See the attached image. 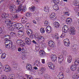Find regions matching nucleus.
Masks as SVG:
<instances>
[{"label":"nucleus","instance_id":"obj_1","mask_svg":"<svg viewBox=\"0 0 79 79\" xmlns=\"http://www.w3.org/2000/svg\"><path fill=\"white\" fill-rule=\"evenodd\" d=\"M6 23L7 24V28L9 29L11 31H13L16 28V24L15 25L13 24V23L9 19H6L5 21Z\"/></svg>","mask_w":79,"mask_h":79},{"label":"nucleus","instance_id":"obj_2","mask_svg":"<svg viewBox=\"0 0 79 79\" xmlns=\"http://www.w3.org/2000/svg\"><path fill=\"white\" fill-rule=\"evenodd\" d=\"M47 64L50 69H52V70H54L55 69V65H54L53 64L52 62H49Z\"/></svg>","mask_w":79,"mask_h":79},{"label":"nucleus","instance_id":"obj_3","mask_svg":"<svg viewBox=\"0 0 79 79\" xmlns=\"http://www.w3.org/2000/svg\"><path fill=\"white\" fill-rule=\"evenodd\" d=\"M16 42L17 44H18L19 45H21L22 47H23L25 45V43H24L21 40H18L16 41Z\"/></svg>","mask_w":79,"mask_h":79},{"label":"nucleus","instance_id":"obj_4","mask_svg":"<svg viewBox=\"0 0 79 79\" xmlns=\"http://www.w3.org/2000/svg\"><path fill=\"white\" fill-rule=\"evenodd\" d=\"M27 9L26 8H24L23 9H21L20 8H18L16 10V12L19 13V12H21V13H24L26 11Z\"/></svg>","mask_w":79,"mask_h":79},{"label":"nucleus","instance_id":"obj_5","mask_svg":"<svg viewBox=\"0 0 79 79\" xmlns=\"http://www.w3.org/2000/svg\"><path fill=\"white\" fill-rule=\"evenodd\" d=\"M38 42H39L40 43H42L43 41L44 40V38L42 36H39L38 38Z\"/></svg>","mask_w":79,"mask_h":79},{"label":"nucleus","instance_id":"obj_6","mask_svg":"<svg viewBox=\"0 0 79 79\" xmlns=\"http://www.w3.org/2000/svg\"><path fill=\"white\" fill-rule=\"evenodd\" d=\"M3 69L5 72H8L10 71V67L8 65H5V67L3 68Z\"/></svg>","mask_w":79,"mask_h":79},{"label":"nucleus","instance_id":"obj_7","mask_svg":"<svg viewBox=\"0 0 79 79\" xmlns=\"http://www.w3.org/2000/svg\"><path fill=\"white\" fill-rule=\"evenodd\" d=\"M69 31L72 35L76 34V29L74 27L71 28Z\"/></svg>","mask_w":79,"mask_h":79},{"label":"nucleus","instance_id":"obj_8","mask_svg":"<svg viewBox=\"0 0 79 79\" xmlns=\"http://www.w3.org/2000/svg\"><path fill=\"white\" fill-rule=\"evenodd\" d=\"M25 42L27 45H30L31 44V40L28 38H25Z\"/></svg>","mask_w":79,"mask_h":79},{"label":"nucleus","instance_id":"obj_9","mask_svg":"<svg viewBox=\"0 0 79 79\" xmlns=\"http://www.w3.org/2000/svg\"><path fill=\"white\" fill-rule=\"evenodd\" d=\"M16 28L17 29H18V30H20V29H22L23 28L22 27H21V26H22V24H21V23H17L16 24Z\"/></svg>","mask_w":79,"mask_h":79},{"label":"nucleus","instance_id":"obj_10","mask_svg":"<svg viewBox=\"0 0 79 79\" xmlns=\"http://www.w3.org/2000/svg\"><path fill=\"white\" fill-rule=\"evenodd\" d=\"M50 18L52 20H55V19L56 18V16L55 13H52L50 14Z\"/></svg>","mask_w":79,"mask_h":79},{"label":"nucleus","instance_id":"obj_11","mask_svg":"<svg viewBox=\"0 0 79 79\" xmlns=\"http://www.w3.org/2000/svg\"><path fill=\"white\" fill-rule=\"evenodd\" d=\"M51 27L50 26H47L46 28V31L48 33H50L52 32V29Z\"/></svg>","mask_w":79,"mask_h":79},{"label":"nucleus","instance_id":"obj_12","mask_svg":"<svg viewBox=\"0 0 79 79\" xmlns=\"http://www.w3.org/2000/svg\"><path fill=\"white\" fill-rule=\"evenodd\" d=\"M5 46L6 48L8 49H10V48H11V49H12V50L14 49L13 48V44L6 45Z\"/></svg>","mask_w":79,"mask_h":79},{"label":"nucleus","instance_id":"obj_13","mask_svg":"<svg viewBox=\"0 0 79 79\" xmlns=\"http://www.w3.org/2000/svg\"><path fill=\"white\" fill-rule=\"evenodd\" d=\"M78 68L77 66H75V65L72 64L71 65L70 69L72 71H75V70H76V69H77Z\"/></svg>","mask_w":79,"mask_h":79},{"label":"nucleus","instance_id":"obj_14","mask_svg":"<svg viewBox=\"0 0 79 79\" xmlns=\"http://www.w3.org/2000/svg\"><path fill=\"white\" fill-rule=\"evenodd\" d=\"M58 76L59 78L60 79H62L64 78V75L63 74V73L61 72L59 73Z\"/></svg>","mask_w":79,"mask_h":79},{"label":"nucleus","instance_id":"obj_15","mask_svg":"<svg viewBox=\"0 0 79 79\" xmlns=\"http://www.w3.org/2000/svg\"><path fill=\"white\" fill-rule=\"evenodd\" d=\"M48 45L49 46V47H53L54 44H53V42L52 40H49L48 42Z\"/></svg>","mask_w":79,"mask_h":79},{"label":"nucleus","instance_id":"obj_16","mask_svg":"<svg viewBox=\"0 0 79 79\" xmlns=\"http://www.w3.org/2000/svg\"><path fill=\"white\" fill-rule=\"evenodd\" d=\"M27 69L29 70H32V66L29 64H27Z\"/></svg>","mask_w":79,"mask_h":79},{"label":"nucleus","instance_id":"obj_17","mask_svg":"<svg viewBox=\"0 0 79 79\" xmlns=\"http://www.w3.org/2000/svg\"><path fill=\"white\" fill-rule=\"evenodd\" d=\"M54 27L56 28H59L60 26V24H59V23L57 22H54Z\"/></svg>","mask_w":79,"mask_h":79},{"label":"nucleus","instance_id":"obj_18","mask_svg":"<svg viewBox=\"0 0 79 79\" xmlns=\"http://www.w3.org/2000/svg\"><path fill=\"white\" fill-rule=\"evenodd\" d=\"M12 44L11 41L10 40H6L5 42V45H9V44Z\"/></svg>","mask_w":79,"mask_h":79},{"label":"nucleus","instance_id":"obj_19","mask_svg":"<svg viewBox=\"0 0 79 79\" xmlns=\"http://www.w3.org/2000/svg\"><path fill=\"white\" fill-rule=\"evenodd\" d=\"M51 59L53 61H55L56 60V56L55 55L52 56L51 57Z\"/></svg>","mask_w":79,"mask_h":79},{"label":"nucleus","instance_id":"obj_20","mask_svg":"<svg viewBox=\"0 0 79 79\" xmlns=\"http://www.w3.org/2000/svg\"><path fill=\"white\" fill-rule=\"evenodd\" d=\"M67 61L69 63H70L72 61V56H69L67 58Z\"/></svg>","mask_w":79,"mask_h":79},{"label":"nucleus","instance_id":"obj_21","mask_svg":"<svg viewBox=\"0 0 79 79\" xmlns=\"http://www.w3.org/2000/svg\"><path fill=\"white\" fill-rule=\"evenodd\" d=\"M1 16L3 18H7L8 16V14L4 13L1 15Z\"/></svg>","mask_w":79,"mask_h":79},{"label":"nucleus","instance_id":"obj_22","mask_svg":"<svg viewBox=\"0 0 79 79\" xmlns=\"http://www.w3.org/2000/svg\"><path fill=\"white\" fill-rule=\"evenodd\" d=\"M26 21H27V19H26V18H24L23 17L22 18L21 21L22 23H23V24H24V23H26Z\"/></svg>","mask_w":79,"mask_h":79},{"label":"nucleus","instance_id":"obj_23","mask_svg":"<svg viewBox=\"0 0 79 79\" xmlns=\"http://www.w3.org/2000/svg\"><path fill=\"white\" fill-rule=\"evenodd\" d=\"M53 8L55 10H58V6L56 4H55L53 6Z\"/></svg>","mask_w":79,"mask_h":79},{"label":"nucleus","instance_id":"obj_24","mask_svg":"<svg viewBox=\"0 0 79 79\" xmlns=\"http://www.w3.org/2000/svg\"><path fill=\"white\" fill-rule=\"evenodd\" d=\"M40 55L41 56H43L44 55V54L45 53V52L44 50H41L40 52Z\"/></svg>","mask_w":79,"mask_h":79},{"label":"nucleus","instance_id":"obj_25","mask_svg":"<svg viewBox=\"0 0 79 79\" xmlns=\"http://www.w3.org/2000/svg\"><path fill=\"white\" fill-rule=\"evenodd\" d=\"M72 22L73 20L71 18H69L66 20L67 23H72Z\"/></svg>","mask_w":79,"mask_h":79},{"label":"nucleus","instance_id":"obj_26","mask_svg":"<svg viewBox=\"0 0 79 79\" xmlns=\"http://www.w3.org/2000/svg\"><path fill=\"white\" fill-rule=\"evenodd\" d=\"M34 64H36L37 66H40L41 65V64L40 63V61L38 60H36L34 62Z\"/></svg>","mask_w":79,"mask_h":79},{"label":"nucleus","instance_id":"obj_27","mask_svg":"<svg viewBox=\"0 0 79 79\" xmlns=\"http://www.w3.org/2000/svg\"><path fill=\"white\" fill-rule=\"evenodd\" d=\"M59 61H63V55H61L60 57H58Z\"/></svg>","mask_w":79,"mask_h":79},{"label":"nucleus","instance_id":"obj_28","mask_svg":"<svg viewBox=\"0 0 79 79\" xmlns=\"http://www.w3.org/2000/svg\"><path fill=\"white\" fill-rule=\"evenodd\" d=\"M44 10L46 12H48V10H49V9L48 6H46L44 7Z\"/></svg>","mask_w":79,"mask_h":79},{"label":"nucleus","instance_id":"obj_29","mask_svg":"<svg viewBox=\"0 0 79 79\" xmlns=\"http://www.w3.org/2000/svg\"><path fill=\"white\" fill-rule=\"evenodd\" d=\"M63 31H68V27L66 26H64V27L62 28Z\"/></svg>","mask_w":79,"mask_h":79},{"label":"nucleus","instance_id":"obj_30","mask_svg":"<svg viewBox=\"0 0 79 79\" xmlns=\"http://www.w3.org/2000/svg\"><path fill=\"white\" fill-rule=\"evenodd\" d=\"M31 15L32 14H31V13H29L27 12L26 14L25 15L26 17H27V18H29L31 16Z\"/></svg>","mask_w":79,"mask_h":79},{"label":"nucleus","instance_id":"obj_31","mask_svg":"<svg viewBox=\"0 0 79 79\" xmlns=\"http://www.w3.org/2000/svg\"><path fill=\"white\" fill-rule=\"evenodd\" d=\"M6 54L4 53H2L1 55V57L2 59H4L6 57Z\"/></svg>","mask_w":79,"mask_h":79},{"label":"nucleus","instance_id":"obj_32","mask_svg":"<svg viewBox=\"0 0 79 79\" xmlns=\"http://www.w3.org/2000/svg\"><path fill=\"white\" fill-rule=\"evenodd\" d=\"M5 37H6V40H9L10 39V38H11L10 36L8 35H5Z\"/></svg>","mask_w":79,"mask_h":79},{"label":"nucleus","instance_id":"obj_33","mask_svg":"<svg viewBox=\"0 0 79 79\" xmlns=\"http://www.w3.org/2000/svg\"><path fill=\"white\" fill-rule=\"evenodd\" d=\"M75 64H74L75 66H77L79 64V60H76L74 62Z\"/></svg>","mask_w":79,"mask_h":79},{"label":"nucleus","instance_id":"obj_34","mask_svg":"<svg viewBox=\"0 0 79 79\" xmlns=\"http://www.w3.org/2000/svg\"><path fill=\"white\" fill-rule=\"evenodd\" d=\"M64 45H65L66 47H69V45H70V43L69 42L64 43Z\"/></svg>","mask_w":79,"mask_h":79},{"label":"nucleus","instance_id":"obj_35","mask_svg":"<svg viewBox=\"0 0 79 79\" xmlns=\"http://www.w3.org/2000/svg\"><path fill=\"white\" fill-rule=\"evenodd\" d=\"M41 70L43 72H45L46 71V69L45 67H42L41 69Z\"/></svg>","mask_w":79,"mask_h":79},{"label":"nucleus","instance_id":"obj_36","mask_svg":"<svg viewBox=\"0 0 79 79\" xmlns=\"http://www.w3.org/2000/svg\"><path fill=\"white\" fill-rule=\"evenodd\" d=\"M44 24L46 26H48V24H49V23L47 21H44Z\"/></svg>","mask_w":79,"mask_h":79},{"label":"nucleus","instance_id":"obj_37","mask_svg":"<svg viewBox=\"0 0 79 79\" xmlns=\"http://www.w3.org/2000/svg\"><path fill=\"white\" fill-rule=\"evenodd\" d=\"M29 9L31 11H34V10L35 9V7H34V6H32Z\"/></svg>","mask_w":79,"mask_h":79},{"label":"nucleus","instance_id":"obj_38","mask_svg":"<svg viewBox=\"0 0 79 79\" xmlns=\"http://www.w3.org/2000/svg\"><path fill=\"white\" fill-rule=\"evenodd\" d=\"M55 37L56 39H59V36H58V34H55Z\"/></svg>","mask_w":79,"mask_h":79},{"label":"nucleus","instance_id":"obj_39","mask_svg":"<svg viewBox=\"0 0 79 79\" xmlns=\"http://www.w3.org/2000/svg\"><path fill=\"white\" fill-rule=\"evenodd\" d=\"M26 32L27 35H30V34H32V31H31L30 32L29 31H27Z\"/></svg>","mask_w":79,"mask_h":79},{"label":"nucleus","instance_id":"obj_40","mask_svg":"<svg viewBox=\"0 0 79 79\" xmlns=\"http://www.w3.org/2000/svg\"><path fill=\"white\" fill-rule=\"evenodd\" d=\"M64 43H66L67 42H69V39L68 38H66L64 40Z\"/></svg>","mask_w":79,"mask_h":79},{"label":"nucleus","instance_id":"obj_41","mask_svg":"<svg viewBox=\"0 0 79 79\" xmlns=\"http://www.w3.org/2000/svg\"><path fill=\"white\" fill-rule=\"evenodd\" d=\"M13 18H18L19 17L18 16V15H12Z\"/></svg>","mask_w":79,"mask_h":79},{"label":"nucleus","instance_id":"obj_42","mask_svg":"<svg viewBox=\"0 0 79 79\" xmlns=\"http://www.w3.org/2000/svg\"><path fill=\"white\" fill-rule=\"evenodd\" d=\"M40 32H41V33H42L43 34L45 32V31L44 29L43 28H41L40 30Z\"/></svg>","mask_w":79,"mask_h":79},{"label":"nucleus","instance_id":"obj_43","mask_svg":"<svg viewBox=\"0 0 79 79\" xmlns=\"http://www.w3.org/2000/svg\"><path fill=\"white\" fill-rule=\"evenodd\" d=\"M21 51H22L21 52V53H22L23 54H25V53H26V52L24 51L25 50L24 49V48H22V49H21Z\"/></svg>","mask_w":79,"mask_h":79},{"label":"nucleus","instance_id":"obj_44","mask_svg":"<svg viewBox=\"0 0 79 79\" xmlns=\"http://www.w3.org/2000/svg\"><path fill=\"white\" fill-rule=\"evenodd\" d=\"M24 34V32L22 31H20L19 32V34L18 33V34H19L20 35H23V34Z\"/></svg>","mask_w":79,"mask_h":79},{"label":"nucleus","instance_id":"obj_45","mask_svg":"<svg viewBox=\"0 0 79 79\" xmlns=\"http://www.w3.org/2000/svg\"><path fill=\"white\" fill-rule=\"evenodd\" d=\"M27 79H33V77L31 75H29L27 77Z\"/></svg>","mask_w":79,"mask_h":79},{"label":"nucleus","instance_id":"obj_46","mask_svg":"<svg viewBox=\"0 0 79 79\" xmlns=\"http://www.w3.org/2000/svg\"><path fill=\"white\" fill-rule=\"evenodd\" d=\"M10 7L12 8H13V9H15V8H16V7H15V5H11Z\"/></svg>","mask_w":79,"mask_h":79},{"label":"nucleus","instance_id":"obj_47","mask_svg":"<svg viewBox=\"0 0 79 79\" xmlns=\"http://www.w3.org/2000/svg\"><path fill=\"white\" fill-rule=\"evenodd\" d=\"M52 1L55 4H57V3L59 2H58V1L56 0H52Z\"/></svg>","mask_w":79,"mask_h":79},{"label":"nucleus","instance_id":"obj_48","mask_svg":"<svg viewBox=\"0 0 79 79\" xmlns=\"http://www.w3.org/2000/svg\"><path fill=\"white\" fill-rule=\"evenodd\" d=\"M38 73L39 74H42L43 73V71H41V70H39L38 72Z\"/></svg>","mask_w":79,"mask_h":79},{"label":"nucleus","instance_id":"obj_49","mask_svg":"<svg viewBox=\"0 0 79 79\" xmlns=\"http://www.w3.org/2000/svg\"><path fill=\"white\" fill-rule=\"evenodd\" d=\"M31 26V23H26V26L27 27H29Z\"/></svg>","mask_w":79,"mask_h":79},{"label":"nucleus","instance_id":"obj_50","mask_svg":"<svg viewBox=\"0 0 79 79\" xmlns=\"http://www.w3.org/2000/svg\"><path fill=\"white\" fill-rule=\"evenodd\" d=\"M65 36V34L64 33H62L61 35L60 36V38H63V37H64Z\"/></svg>","mask_w":79,"mask_h":79},{"label":"nucleus","instance_id":"obj_51","mask_svg":"<svg viewBox=\"0 0 79 79\" xmlns=\"http://www.w3.org/2000/svg\"><path fill=\"white\" fill-rule=\"evenodd\" d=\"M16 3L17 5H19V4L20 3V1H19V0H17Z\"/></svg>","mask_w":79,"mask_h":79},{"label":"nucleus","instance_id":"obj_52","mask_svg":"<svg viewBox=\"0 0 79 79\" xmlns=\"http://www.w3.org/2000/svg\"><path fill=\"white\" fill-rule=\"evenodd\" d=\"M21 8H22V5L21 4L19 6V8H20V9H24V8H26V7H25L23 9H22Z\"/></svg>","mask_w":79,"mask_h":79},{"label":"nucleus","instance_id":"obj_53","mask_svg":"<svg viewBox=\"0 0 79 79\" xmlns=\"http://www.w3.org/2000/svg\"><path fill=\"white\" fill-rule=\"evenodd\" d=\"M9 8L10 11V12H11L12 13L13 12V8L10 7Z\"/></svg>","mask_w":79,"mask_h":79},{"label":"nucleus","instance_id":"obj_54","mask_svg":"<svg viewBox=\"0 0 79 79\" xmlns=\"http://www.w3.org/2000/svg\"><path fill=\"white\" fill-rule=\"evenodd\" d=\"M21 58V59L23 60H24L25 59V56L24 55H22Z\"/></svg>","mask_w":79,"mask_h":79},{"label":"nucleus","instance_id":"obj_55","mask_svg":"<svg viewBox=\"0 0 79 79\" xmlns=\"http://www.w3.org/2000/svg\"><path fill=\"white\" fill-rule=\"evenodd\" d=\"M74 5L75 6H79V3L75 2L74 3Z\"/></svg>","mask_w":79,"mask_h":79},{"label":"nucleus","instance_id":"obj_56","mask_svg":"<svg viewBox=\"0 0 79 79\" xmlns=\"http://www.w3.org/2000/svg\"><path fill=\"white\" fill-rule=\"evenodd\" d=\"M15 33H14L13 32H11L10 33V35L12 36L13 35H15Z\"/></svg>","mask_w":79,"mask_h":79},{"label":"nucleus","instance_id":"obj_57","mask_svg":"<svg viewBox=\"0 0 79 79\" xmlns=\"http://www.w3.org/2000/svg\"><path fill=\"white\" fill-rule=\"evenodd\" d=\"M45 77L47 78V79H49L48 78L49 77H48V75L47 74L45 75Z\"/></svg>","mask_w":79,"mask_h":79},{"label":"nucleus","instance_id":"obj_58","mask_svg":"<svg viewBox=\"0 0 79 79\" xmlns=\"http://www.w3.org/2000/svg\"><path fill=\"white\" fill-rule=\"evenodd\" d=\"M64 68L63 67H61L60 68V71H64Z\"/></svg>","mask_w":79,"mask_h":79},{"label":"nucleus","instance_id":"obj_59","mask_svg":"<svg viewBox=\"0 0 79 79\" xmlns=\"http://www.w3.org/2000/svg\"><path fill=\"white\" fill-rule=\"evenodd\" d=\"M41 61L42 63H43V64H44V63H45V59H42Z\"/></svg>","mask_w":79,"mask_h":79},{"label":"nucleus","instance_id":"obj_60","mask_svg":"<svg viewBox=\"0 0 79 79\" xmlns=\"http://www.w3.org/2000/svg\"><path fill=\"white\" fill-rule=\"evenodd\" d=\"M78 77H77V75H75L73 76V78L74 79H77V78Z\"/></svg>","mask_w":79,"mask_h":79},{"label":"nucleus","instance_id":"obj_61","mask_svg":"<svg viewBox=\"0 0 79 79\" xmlns=\"http://www.w3.org/2000/svg\"><path fill=\"white\" fill-rule=\"evenodd\" d=\"M18 51L19 52H21V48H19L18 49Z\"/></svg>","mask_w":79,"mask_h":79},{"label":"nucleus","instance_id":"obj_62","mask_svg":"<svg viewBox=\"0 0 79 79\" xmlns=\"http://www.w3.org/2000/svg\"><path fill=\"white\" fill-rule=\"evenodd\" d=\"M32 42L34 43L35 44H37V42H36L35 40H33L32 41Z\"/></svg>","mask_w":79,"mask_h":79},{"label":"nucleus","instance_id":"obj_63","mask_svg":"<svg viewBox=\"0 0 79 79\" xmlns=\"http://www.w3.org/2000/svg\"><path fill=\"white\" fill-rule=\"evenodd\" d=\"M63 61L59 60V61H58L59 63L60 64H61V63H63Z\"/></svg>","mask_w":79,"mask_h":79},{"label":"nucleus","instance_id":"obj_64","mask_svg":"<svg viewBox=\"0 0 79 79\" xmlns=\"http://www.w3.org/2000/svg\"><path fill=\"white\" fill-rule=\"evenodd\" d=\"M34 69H35V70H37V69L38 68H37V67H34Z\"/></svg>","mask_w":79,"mask_h":79}]
</instances>
